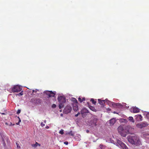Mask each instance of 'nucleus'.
Here are the masks:
<instances>
[{
  "label": "nucleus",
  "mask_w": 149,
  "mask_h": 149,
  "mask_svg": "<svg viewBox=\"0 0 149 149\" xmlns=\"http://www.w3.org/2000/svg\"><path fill=\"white\" fill-rule=\"evenodd\" d=\"M130 127L129 125H128L124 128L122 126L120 125L118 128V133L122 136L125 137L127 134L130 133Z\"/></svg>",
  "instance_id": "nucleus-1"
},
{
  "label": "nucleus",
  "mask_w": 149,
  "mask_h": 149,
  "mask_svg": "<svg viewBox=\"0 0 149 149\" xmlns=\"http://www.w3.org/2000/svg\"><path fill=\"white\" fill-rule=\"evenodd\" d=\"M131 144L134 145L135 146H137L140 144V142L139 138L137 136L131 134Z\"/></svg>",
  "instance_id": "nucleus-2"
},
{
  "label": "nucleus",
  "mask_w": 149,
  "mask_h": 149,
  "mask_svg": "<svg viewBox=\"0 0 149 149\" xmlns=\"http://www.w3.org/2000/svg\"><path fill=\"white\" fill-rule=\"evenodd\" d=\"M58 100L59 103L58 105L59 108L61 109L64 107V104L66 102L65 98L64 96H60L58 97Z\"/></svg>",
  "instance_id": "nucleus-3"
},
{
  "label": "nucleus",
  "mask_w": 149,
  "mask_h": 149,
  "mask_svg": "<svg viewBox=\"0 0 149 149\" xmlns=\"http://www.w3.org/2000/svg\"><path fill=\"white\" fill-rule=\"evenodd\" d=\"M44 93L46 94L48 97H54L56 94V92H53L52 91H46L44 92Z\"/></svg>",
  "instance_id": "nucleus-4"
},
{
  "label": "nucleus",
  "mask_w": 149,
  "mask_h": 149,
  "mask_svg": "<svg viewBox=\"0 0 149 149\" xmlns=\"http://www.w3.org/2000/svg\"><path fill=\"white\" fill-rule=\"evenodd\" d=\"M72 110V108L70 105H67L63 110V113L67 114L69 113H70Z\"/></svg>",
  "instance_id": "nucleus-5"
},
{
  "label": "nucleus",
  "mask_w": 149,
  "mask_h": 149,
  "mask_svg": "<svg viewBox=\"0 0 149 149\" xmlns=\"http://www.w3.org/2000/svg\"><path fill=\"white\" fill-rule=\"evenodd\" d=\"M22 88L19 86L17 85L14 86L12 89V91L13 92H19L22 90Z\"/></svg>",
  "instance_id": "nucleus-6"
},
{
  "label": "nucleus",
  "mask_w": 149,
  "mask_h": 149,
  "mask_svg": "<svg viewBox=\"0 0 149 149\" xmlns=\"http://www.w3.org/2000/svg\"><path fill=\"white\" fill-rule=\"evenodd\" d=\"M118 144L123 149H128L127 146L123 143L120 140H118L117 141Z\"/></svg>",
  "instance_id": "nucleus-7"
},
{
  "label": "nucleus",
  "mask_w": 149,
  "mask_h": 149,
  "mask_svg": "<svg viewBox=\"0 0 149 149\" xmlns=\"http://www.w3.org/2000/svg\"><path fill=\"white\" fill-rule=\"evenodd\" d=\"M148 125V124L145 123H143L141 124H138L136 125V127L140 129L143 127H146Z\"/></svg>",
  "instance_id": "nucleus-8"
},
{
  "label": "nucleus",
  "mask_w": 149,
  "mask_h": 149,
  "mask_svg": "<svg viewBox=\"0 0 149 149\" xmlns=\"http://www.w3.org/2000/svg\"><path fill=\"white\" fill-rule=\"evenodd\" d=\"M97 119L96 118H94L90 122L91 125L93 127L96 126L97 122Z\"/></svg>",
  "instance_id": "nucleus-9"
},
{
  "label": "nucleus",
  "mask_w": 149,
  "mask_h": 149,
  "mask_svg": "<svg viewBox=\"0 0 149 149\" xmlns=\"http://www.w3.org/2000/svg\"><path fill=\"white\" fill-rule=\"evenodd\" d=\"M73 105V110L75 111H77L78 109V104H72Z\"/></svg>",
  "instance_id": "nucleus-10"
},
{
  "label": "nucleus",
  "mask_w": 149,
  "mask_h": 149,
  "mask_svg": "<svg viewBox=\"0 0 149 149\" xmlns=\"http://www.w3.org/2000/svg\"><path fill=\"white\" fill-rule=\"evenodd\" d=\"M135 117L137 121H141L142 120V117L141 115L135 116Z\"/></svg>",
  "instance_id": "nucleus-11"
},
{
  "label": "nucleus",
  "mask_w": 149,
  "mask_h": 149,
  "mask_svg": "<svg viewBox=\"0 0 149 149\" xmlns=\"http://www.w3.org/2000/svg\"><path fill=\"white\" fill-rule=\"evenodd\" d=\"M98 101L99 104L102 106L105 105V100H101L100 99L98 100Z\"/></svg>",
  "instance_id": "nucleus-12"
},
{
  "label": "nucleus",
  "mask_w": 149,
  "mask_h": 149,
  "mask_svg": "<svg viewBox=\"0 0 149 149\" xmlns=\"http://www.w3.org/2000/svg\"><path fill=\"white\" fill-rule=\"evenodd\" d=\"M109 123L111 126L113 125L116 122V120L115 118H113L109 121Z\"/></svg>",
  "instance_id": "nucleus-13"
},
{
  "label": "nucleus",
  "mask_w": 149,
  "mask_h": 149,
  "mask_svg": "<svg viewBox=\"0 0 149 149\" xmlns=\"http://www.w3.org/2000/svg\"><path fill=\"white\" fill-rule=\"evenodd\" d=\"M71 101L73 102V103L72 104H78V102L77 100L74 98L72 97L71 99Z\"/></svg>",
  "instance_id": "nucleus-14"
},
{
  "label": "nucleus",
  "mask_w": 149,
  "mask_h": 149,
  "mask_svg": "<svg viewBox=\"0 0 149 149\" xmlns=\"http://www.w3.org/2000/svg\"><path fill=\"white\" fill-rule=\"evenodd\" d=\"M139 111V109L136 107H134L133 108V113H138Z\"/></svg>",
  "instance_id": "nucleus-15"
},
{
  "label": "nucleus",
  "mask_w": 149,
  "mask_h": 149,
  "mask_svg": "<svg viewBox=\"0 0 149 149\" xmlns=\"http://www.w3.org/2000/svg\"><path fill=\"white\" fill-rule=\"evenodd\" d=\"M38 145H39V146H40V144H39L37 142H36L35 144H32V146L34 147H36Z\"/></svg>",
  "instance_id": "nucleus-16"
},
{
  "label": "nucleus",
  "mask_w": 149,
  "mask_h": 149,
  "mask_svg": "<svg viewBox=\"0 0 149 149\" xmlns=\"http://www.w3.org/2000/svg\"><path fill=\"white\" fill-rule=\"evenodd\" d=\"M119 104L118 103H115L114 102H113L112 104V105L114 107H116Z\"/></svg>",
  "instance_id": "nucleus-17"
},
{
  "label": "nucleus",
  "mask_w": 149,
  "mask_h": 149,
  "mask_svg": "<svg viewBox=\"0 0 149 149\" xmlns=\"http://www.w3.org/2000/svg\"><path fill=\"white\" fill-rule=\"evenodd\" d=\"M120 121L121 122L124 123H126L127 122V120L126 119H120Z\"/></svg>",
  "instance_id": "nucleus-18"
},
{
  "label": "nucleus",
  "mask_w": 149,
  "mask_h": 149,
  "mask_svg": "<svg viewBox=\"0 0 149 149\" xmlns=\"http://www.w3.org/2000/svg\"><path fill=\"white\" fill-rule=\"evenodd\" d=\"M85 98L83 97L82 99H81L80 97H79L78 98V100L80 102H82L83 101L85 100Z\"/></svg>",
  "instance_id": "nucleus-19"
},
{
  "label": "nucleus",
  "mask_w": 149,
  "mask_h": 149,
  "mask_svg": "<svg viewBox=\"0 0 149 149\" xmlns=\"http://www.w3.org/2000/svg\"><path fill=\"white\" fill-rule=\"evenodd\" d=\"M89 108L91 110L94 111H96V110L94 107L92 106H91L89 107Z\"/></svg>",
  "instance_id": "nucleus-20"
},
{
  "label": "nucleus",
  "mask_w": 149,
  "mask_h": 149,
  "mask_svg": "<svg viewBox=\"0 0 149 149\" xmlns=\"http://www.w3.org/2000/svg\"><path fill=\"white\" fill-rule=\"evenodd\" d=\"M100 147L101 149H104L106 148V146L100 144Z\"/></svg>",
  "instance_id": "nucleus-21"
},
{
  "label": "nucleus",
  "mask_w": 149,
  "mask_h": 149,
  "mask_svg": "<svg viewBox=\"0 0 149 149\" xmlns=\"http://www.w3.org/2000/svg\"><path fill=\"white\" fill-rule=\"evenodd\" d=\"M67 134L70 135L71 136H73L74 134L73 133V132L72 131H70L69 132H67Z\"/></svg>",
  "instance_id": "nucleus-22"
},
{
  "label": "nucleus",
  "mask_w": 149,
  "mask_h": 149,
  "mask_svg": "<svg viewBox=\"0 0 149 149\" xmlns=\"http://www.w3.org/2000/svg\"><path fill=\"white\" fill-rule=\"evenodd\" d=\"M91 101L92 102V103L93 104H95L96 103V102L95 101L94 99L93 98H91Z\"/></svg>",
  "instance_id": "nucleus-23"
},
{
  "label": "nucleus",
  "mask_w": 149,
  "mask_h": 149,
  "mask_svg": "<svg viewBox=\"0 0 149 149\" xmlns=\"http://www.w3.org/2000/svg\"><path fill=\"white\" fill-rule=\"evenodd\" d=\"M64 133V130L62 129L61 130H60L59 132V133L61 134H63Z\"/></svg>",
  "instance_id": "nucleus-24"
},
{
  "label": "nucleus",
  "mask_w": 149,
  "mask_h": 149,
  "mask_svg": "<svg viewBox=\"0 0 149 149\" xmlns=\"http://www.w3.org/2000/svg\"><path fill=\"white\" fill-rule=\"evenodd\" d=\"M146 138L149 140V134H147L145 135Z\"/></svg>",
  "instance_id": "nucleus-25"
},
{
  "label": "nucleus",
  "mask_w": 149,
  "mask_h": 149,
  "mask_svg": "<svg viewBox=\"0 0 149 149\" xmlns=\"http://www.w3.org/2000/svg\"><path fill=\"white\" fill-rule=\"evenodd\" d=\"M52 107L53 108H55L56 107V105L55 104H53L52 106Z\"/></svg>",
  "instance_id": "nucleus-26"
},
{
  "label": "nucleus",
  "mask_w": 149,
  "mask_h": 149,
  "mask_svg": "<svg viewBox=\"0 0 149 149\" xmlns=\"http://www.w3.org/2000/svg\"><path fill=\"white\" fill-rule=\"evenodd\" d=\"M16 144L17 145V148H20V147L19 146V144L17 142H16Z\"/></svg>",
  "instance_id": "nucleus-27"
},
{
  "label": "nucleus",
  "mask_w": 149,
  "mask_h": 149,
  "mask_svg": "<svg viewBox=\"0 0 149 149\" xmlns=\"http://www.w3.org/2000/svg\"><path fill=\"white\" fill-rule=\"evenodd\" d=\"M40 125H41V126H42V127H43L45 126V124L44 123H43V122H42L41 123Z\"/></svg>",
  "instance_id": "nucleus-28"
},
{
  "label": "nucleus",
  "mask_w": 149,
  "mask_h": 149,
  "mask_svg": "<svg viewBox=\"0 0 149 149\" xmlns=\"http://www.w3.org/2000/svg\"><path fill=\"white\" fill-rule=\"evenodd\" d=\"M21 112V110L20 109L18 110L17 112V114H19V113H20Z\"/></svg>",
  "instance_id": "nucleus-29"
},
{
  "label": "nucleus",
  "mask_w": 149,
  "mask_h": 149,
  "mask_svg": "<svg viewBox=\"0 0 149 149\" xmlns=\"http://www.w3.org/2000/svg\"><path fill=\"white\" fill-rule=\"evenodd\" d=\"M146 116L147 118L149 120V113L147 114Z\"/></svg>",
  "instance_id": "nucleus-30"
},
{
  "label": "nucleus",
  "mask_w": 149,
  "mask_h": 149,
  "mask_svg": "<svg viewBox=\"0 0 149 149\" xmlns=\"http://www.w3.org/2000/svg\"><path fill=\"white\" fill-rule=\"evenodd\" d=\"M131 122L134 123V120L133 119V118L131 116Z\"/></svg>",
  "instance_id": "nucleus-31"
},
{
  "label": "nucleus",
  "mask_w": 149,
  "mask_h": 149,
  "mask_svg": "<svg viewBox=\"0 0 149 149\" xmlns=\"http://www.w3.org/2000/svg\"><path fill=\"white\" fill-rule=\"evenodd\" d=\"M2 142V144H3V145L5 146H6V144L5 143V141H3V142Z\"/></svg>",
  "instance_id": "nucleus-32"
},
{
  "label": "nucleus",
  "mask_w": 149,
  "mask_h": 149,
  "mask_svg": "<svg viewBox=\"0 0 149 149\" xmlns=\"http://www.w3.org/2000/svg\"><path fill=\"white\" fill-rule=\"evenodd\" d=\"M22 92H23L22 91H21V92H20V93H19L18 94V95H23V93H22Z\"/></svg>",
  "instance_id": "nucleus-33"
},
{
  "label": "nucleus",
  "mask_w": 149,
  "mask_h": 149,
  "mask_svg": "<svg viewBox=\"0 0 149 149\" xmlns=\"http://www.w3.org/2000/svg\"><path fill=\"white\" fill-rule=\"evenodd\" d=\"M37 91L36 90H33L32 91V94H33L34 93V92H35V93H36L37 92Z\"/></svg>",
  "instance_id": "nucleus-34"
},
{
  "label": "nucleus",
  "mask_w": 149,
  "mask_h": 149,
  "mask_svg": "<svg viewBox=\"0 0 149 149\" xmlns=\"http://www.w3.org/2000/svg\"><path fill=\"white\" fill-rule=\"evenodd\" d=\"M14 125V124H12L11 122L9 123V125Z\"/></svg>",
  "instance_id": "nucleus-35"
},
{
  "label": "nucleus",
  "mask_w": 149,
  "mask_h": 149,
  "mask_svg": "<svg viewBox=\"0 0 149 149\" xmlns=\"http://www.w3.org/2000/svg\"><path fill=\"white\" fill-rule=\"evenodd\" d=\"M107 111H111V109L109 108H108L107 109Z\"/></svg>",
  "instance_id": "nucleus-36"
},
{
  "label": "nucleus",
  "mask_w": 149,
  "mask_h": 149,
  "mask_svg": "<svg viewBox=\"0 0 149 149\" xmlns=\"http://www.w3.org/2000/svg\"><path fill=\"white\" fill-rule=\"evenodd\" d=\"M79 114H80V113H77V114H76L75 115V116L76 117H77L79 116Z\"/></svg>",
  "instance_id": "nucleus-37"
},
{
  "label": "nucleus",
  "mask_w": 149,
  "mask_h": 149,
  "mask_svg": "<svg viewBox=\"0 0 149 149\" xmlns=\"http://www.w3.org/2000/svg\"><path fill=\"white\" fill-rule=\"evenodd\" d=\"M64 143L65 145H68V142L67 141H65L64 142Z\"/></svg>",
  "instance_id": "nucleus-38"
},
{
  "label": "nucleus",
  "mask_w": 149,
  "mask_h": 149,
  "mask_svg": "<svg viewBox=\"0 0 149 149\" xmlns=\"http://www.w3.org/2000/svg\"><path fill=\"white\" fill-rule=\"evenodd\" d=\"M18 118L19 119V121H18V123H20L21 122V120L20 118H19V117H18Z\"/></svg>",
  "instance_id": "nucleus-39"
},
{
  "label": "nucleus",
  "mask_w": 149,
  "mask_h": 149,
  "mask_svg": "<svg viewBox=\"0 0 149 149\" xmlns=\"http://www.w3.org/2000/svg\"><path fill=\"white\" fill-rule=\"evenodd\" d=\"M2 139V142H3V141H5L4 140V138H3V137H2V139Z\"/></svg>",
  "instance_id": "nucleus-40"
},
{
  "label": "nucleus",
  "mask_w": 149,
  "mask_h": 149,
  "mask_svg": "<svg viewBox=\"0 0 149 149\" xmlns=\"http://www.w3.org/2000/svg\"><path fill=\"white\" fill-rule=\"evenodd\" d=\"M128 140L129 142H130V138H128Z\"/></svg>",
  "instance_id": "nucleus-41"
},
{
  "label": "nucleus",
  "mask_w": 149,
  "mask_h": 149,
  "mask_svg": "<svg viewBox=\"0 0 149 149\" xmlns=\"http://www.w3.org/2000/svg\"><path fill=\"white\" fill-rule=\"evenodd\" d=\"M89 131L88 130H86V132L87 133H89Z\"/></svg>",
  "instance_id": "nucleus-42"
},
{
  "label": "nucleus",
  "mask_w": 149,
  "mask_h": 149,
  "mask_svg": "<svg viewBox=\"0 0 149 149\" xmlns=\"http://www.w3.org/2000/svg\"><path fill=\"white\" fill-rule=\"evenodd\" d=\"M46 122H47V121L45 120L44 121V123H46Z\"/></svg>",
  "instance_id": "nucleus-43"
},
{
  "label": "nucleus",
  "mask_w": 149,
  "mask_h": 149,
  "mask_svg": "<svg viewBox=\"0 0 149 149\" xmlns=\"http://www.w3.org/2000/svg\"><path fill=\"white\" fill-rule=\"evenodd\" d=\"M5 124L6 125H9V124H8V123L7 122L5 123Z\"/></svg>",
  "instance_id": "nucleus-44"
},
{
  "label": "nucleus",
  "mask_w": 149,
  "mask_h": 149,
  "mask_svg": "<svg viewBox=\"0 0 149 149\" xmlns=\"http://www.w3.org/2000/svg\"><path fill=\"white\" fill-rule=\"evenodd\" d=\"M46 129H48V128H49V126H46Z\"/></svg>",
  "instance_id": "nucleus-45"
},
{
  "label": "nucleus",
  "mask_w": 149,
  "mask_h": 149,
  "mask_svg": "<svg viewBox=\"0 0 149 149\" xmlns=\"http://www.w3.org/2000/svg\"><path fill=\"white\" fill-rule=\"evenodd\" d=\"M61 116H63V114H61Z\"/></svg>",
  "instance_id": "nucleus-46"
},
{
  "label": "nucleus",
  "mask_w": 149,
  "mask_h": 149,
  "mask_svg": "<svg viewBox=\"0 0 149 149\" xmlns=\"http://www.w3.org/2000/svg\"><path fill=\"white\" fill-rule=\"evenodd\" d=\"M19 123H18H18H16V124L17 125H19Z\"/></svg>",
  "instance_id": "nucleus-47"
},
{
  "label": "nucleus",
  "mask_w": 149,
  "mask_h": 149,
  "mask_svg": "<svg viewBox=\"0 0 149 149\" xmlns=\"http://www.w3.org/2000/svg\"><path fill=\"white\" fill-rule=\"evenodd\" d=\"M1 114H2V115H4L5 114V113H1Z\"/></svg>",
  "instance_id": "nucleus-48"
},
{
  "label": "nucleus",
  "mask_w": 149,
  "mask_h": 149,
  "mask_svg": "<svg viewBox=\"0 0 149 149\" xmlns=\"http://www.w3.org/2000/svg\"><path fill=\"white\" fill-rule=\"evenodd\" d=\"M130 117H129V120H130Z\"/></svg>",
  "instance_id": "nucleus-49"
},
{
  "label": "nucleus",
  "mask_w": 149,
  "mask_h": 149,
  "mask_svg": "<svg viewBox=\"0 0 149 149\" xmlns=\"http://www.w3.org/2000/svg\"><path fill=\"white\" fill-rule=\"evenodd\" d=\"M113 113H115V111H114V112H113Z\"/></svg>",
  "instance_id": "nucleus-50"
},
{
  "label": "nucleus",
  "mask_w": 149,
  "mask_h": 149,
  "mask_svg": "<svg viewBox=\"0 0 149 149\" xmlns=\"http://www.w3.org/2000/svg\"><path fill=\"white\" fill-rule=\"evenodd\" d=\"M60 111L61 112V110H60Z\"/></svg>",
  "instance_id": "nucleus-51"
}]
</instances>
